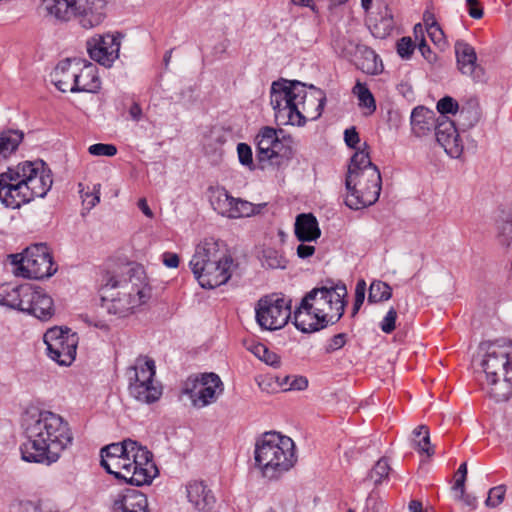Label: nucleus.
Masks as SVG:
<instances>
[{"instance_id": "nucleus-24", "label": "nucleus", "mask_w": 512, "mask_h": 512, "mask_svg": "<svg viewBox=\"0 0 512 512\" xmlns=\"http://www.w3.org/2000/svg\"><path fill=\"white\" fill-rule=\"evenodd\" d=\"M79 63L80 59H65L56 65L51 73V80L58 90L75 92Z\"/></svg>"}, {"instance_id": "nucleus-18", "label": "nucleus", "mask_w": 512, "mask_h": 512, "mask_svg": "<svg viewBox=\"0 0 512 512\" xmlns=\"http://www.w3.org/2000/svg\"><path fill=\"white\" fill-rule=\"evenodd\" d=\"M90 58L102 66L111 67L119 57L121 42L114 34L95 35L87 40Z\"/></svg>"}, {"instance_id": "nucleus-46", "label": "nucleus", "mask_w": 512, "mask_h": 512, "mask_svg": "<svg viewBox=\"0 0 512 512\" xmlns=\"http://www.w3.org/2000/svg\"><path fill=\"white\" fill-rule=\"evenodd\" d=\"M505 493L506 488L504 485L491 488L486 499V505L489 507H496L500 505L504 500Z\"/></svg>"}, {"instance_id": "nucleus-43", "label": "nucleus", "mask_w": 512, "mask_h": 512, "mask_svg": "<svg viewBox=\"0 0 512 512\" xmlns=\"http://www.w3.org/2000/svg\"><path fill=\"white\" fill-rule=\"evenodd\" d=\"M238 159L241 165L254 169L253 153L251 147L246 143H239L237 145Z\"/></svg>"}, {"instance_id": "nucleus-47", "label": "nucleus", "mask_w": 512, "mask_h": 512, "mask_svg": "<svg viewBox=\"0 0 512 512\" xmlns=\"http://www.w3.org/2000/svg\"><path fill=\"white\" fill-rule=\"evenodd\" d=\"M397 316V311L393 307L390 308L379 324L381 331L386 334L392 333L396 328Z\"/></svg>"}, {"instance_id": "nucleus-44", "label": "nucleus", "mask_w": 512, "mask_h": 512, "mask_svg": "<svg viewBox=\"0 0 512 512\" xmlns=\"http://www.w3.org/2000/svg\"><path fill=\"white\" fill-rule=\"evenodd\" d=\"M366 290H367V285H366L365 280L364 279L358 280L356 283V287H355V299H354V304H353V309H352V316H355L359 312L362 304L364 303Z\"/></svg>"}, {"instance_id": "nucleus-2", "label": "nucleus", "mask_w": 512, "mask_h": 512, "mask_svg": "<svg viewBox=\"0 0 512 512\" xmlns=\"http://www.w3.org/2000/svg\"><path fill=\"white\" fill-rule=\"evenodd\" d=\"M347 295V288L341 282L314 287L293 313L295 327L312 333L338 322L344 314Z\"/></svg>"}, {"instance_id": "nucleus-29", "label": "nucleus", "mask_w": 512, "mask_h": 512, "mask_svg": "<svg viewBox=\"0 0 512 512\" xmlns=\"http://www.w3.org/2000/svg\"><path fill=\"white\" fill-rule=\"evenodd\" d=\"M435 121V113L432 110L423 106L415 107L410 117L413 134L417 137L428 134L436 127Z\"/></svg>"}, {"instance_id": "nucleus-48", "label": "nucleus", "mask_w": 512, "mask_h": 512, "mask_svg": "<svg viewBox=\"0 0 512 512\" xmlns=\"http://www.w3.org/2000/svg\"><path fill=\"white\" fill-rule=\"evenodd\" d=\"M89 153L94 156H108L116 155L117 148L113 144L97 143L93 144L88 149Z\"/></svg>"}, {"instance_id": "nucleus-5", "label": "nucleus", "mask_w": 512, "mask_h": 512, "mask_svg": "<svg viewBox=\"0 0 512 512\" xmlns=\"http://www.w3.org/2000/svg\"><path fill=\"white\" fill-rule=\"evenodd\" d=\"M152 288L142 270L128 277L110 275L101 288L102 305L109 314L126 317L148 303Z\"/></svg>"}, {"instance_id": "nucleus-25", "label": "nucleus", "mask_w": 512, "mask_h": 512, "mask_svg": "<svg viewBox=\"0 0 512 512\" xmlns=\"http://www.w3.org/2000/svg\"><path fill=\"white\" fill-rule=\"evenodd\" d=\"M186 496L198 512H213L216 499L212 490L203 481H190L186 485Z\"/></svg>"}, {"instance_id": "nucleus-12", "label": "nucleus", "mask_w": 512, "mask_h": 512, "mask_svg": "<svg viewBox=\"0 0 512 512\" xmlns=\"http://www.w3.org/2000/svg\"><path fill=\"white\" fill-rule=\"evenodd\" d=\"M303 83L281 79L274 81L270 89V103L278 124L295 125L299 123V99H302Z\"/></svg>"}, {"instance_id": "nucleus-6", "label": "nucleus", "mask_w": 512, "mask_h": 512, "mask_svg": "<svg viewBox=\"0 0 512 512\" xmlns=\"http://www.w3.org/2000/svg\"><path fill=\"white\" fill-rule=\"evenodd\" d=\"M345 186V203L350 209L359 210L378 200L382 187L381 174L371 162L366 144L351 157Z\"/></svg>"}, {"instance_id": "nucleus-59", "label": "nucleus", "mask_w": 512, "mask_h": 512, "mask_svg": "<svg viewBox=\"0 0 512 512\" xmlns=\"http://www.w3.org/2000/svg\"><path fill=\"white\" fill-rule=\"evenodd\" d=\"M382 503L375 495H369L366 499L367 512H379Z\"/></svg>"}, {"instance_id": "nucleus-27", "label": "nucleus", "mask_w": 512, "mask_h": 512, "mask_svg": "<svg viewBox=\"0 0 512 512\" xmlns=\"http://www.w3.org/2000/svg\"><path fill=\"white\" fill-rule=\"evenodd\" d=\"M457 65L462 74L478 78L477 55L475 49L468 43L458 41L455 44Z\"/></svg>"}, {"instance_id": "nucleus-32", "label": "nucleus", "mask_w": 512, "mask_h": 512, "mask_svg": "<svg viewBox=\"0 0 512 512\" xmlns=\"http://www.w3.org/2000/svg\"><path fill=\"white\" fill-rule=\"evenodd\" d=\"M23 137L24 134L20 130H6L0 132V162L8 159L16 152Z\"/></svg>"}, {"instance_id": "nucleus-49", "label": "nucleus", "mask_w": 512, "mask_h": 512, "mask_svg": "<svg viewBox=\"0 0 512 512\" xmlns=\"http://www.w3.org/2000/svg\"><path fill=\"white\" fill-rule=\"evenodd\" d=\"M397 53L403 59H409L415 49V45L410 37H402L397 41Z\"/></svg>"}, {"instance_id": "nucleus-53", "label": "nucleus", "mask_w": 512, "mask_h": 512, "mask_svg": "<svg viewBox=\"0 0 512 512\" xmlns=\"http://www.w3.org/2000/svg\"><path fill=\"white\" fill-rule=\"evenodd\" d=\"M418 49L422 56L429 62V63H435L437 61L436 54L431 50V48L427 45L424 38H421V41L418 45Z\"/></svg>"}, {"instance_id": "nucleus-52", "label": "nucleus", "mask_w": 512, "mask_h": 512, "mask_svg": "<svg viewBox=\"0 0 512 512\" xmlns=\"http://www.w3.org/2000/svg\"><path fill=\"white\" fill-rule=\"evenodd\" d=\"M453 493H454V498L457 501L463 502L470 509H475L476 508V505H477L476 497H474V496H472L470 494H467L465 489L457 491V492H453Z\"/></svg>"}, {"instance_id": "nucleus-20", "label": "nucleus", "mask_w": 512, "mask_h": 512, "mask_svg": "<svg viewBox=\"0 0 512 512\" xmlns=\"http://www.w3.org/2000/svg\"><path fill=\"white\" fill-rule=\"evenodd\" d=\"M233 260L231 256L221 260V263L205 265L202 269H192L201 287L213 289L225 284L231 277Z\"/></svg>"}, {"instance_id": "nucleus-14", "label": "nucleus", "mask_w": 512, "mask_h": 512, "mask_svg": "<svg viewBox=\"0 0 512 512\" xmlns=\"http://www.w3.org/2000/svg\"><path fill=\"white\" fill-rule=\"evenodd\" d=\"M258 325L265 330H279L291 318V301L279 294L261 297L255 306Z\"/></svg>"}, {"instance_id": "nucleus-62", "label": "nucleus", "mask_w": 512, "mask_h": 512, "mask_svg": "<svg viewBox=\"0 0 512 512\" xmlns=\"http://www.w3.org/2000/svg\"><path fill=\"white\" fill-rule=\"evenodd\" d=\"M138 208L142 211V213L146 217L153 218L154 214H153L152 210L150 209V207L148 206L146 199H144V198L139 199Z\"/></svg>"}, {"instance_id": "nucleus-11", "label": "nucleus", "mask_w": 512, "mask_h": 512, "mask_svg": "<svg viewBox=\"0 0 512 512\" xmlns=\"http://www.w3.org/2000/svg\"><path fill=\"white\" fill-rule=\"evenodd\" d=\"M49 14L63 21L79 16L86 29L100 25L104 18L105 0H46Z\"/></svg>"}, {"instance_id": "nucleus-39", "label": "nucleus", "mask_w": 512, "mask_h": 512, "mask_svg": "<svg viewBox=\"0 0 512 512\" xmlns=\"http://www.w3.org/2000/svg\"><path fill=\"white\" fill-rule=\"evenodd\" d=\"M79 188L83 204L87 209H92L100 202L101 185L99 183L94 184L91 191L85 192L82 184H79Z\"/></svg>"}, {"instance_id": "nucleus-4", "label": "nucleus", "mask_w": 512, "mask_h": 512, "mask_svg": "<svg viewBox=\"0 0 512 512\" xmlns=\"http://www.w3.org/2000/svg\"><path fill=\"white\" fill-rule=\"evenodd\" d=\"M53 183L51 170L43 161H24L0 174V201L16 209L35 198H43Z\"/></svg>"}, {"instance_id": "nucleus-10", "label": "nucleus", "mask_w": 512, "mask_h": 512, "mask_svg": "<svg viewBox=\"0 0 512 512\" xmlns=\"http://www.w3.org/2000/svg\"><path fill=\"white\" fill-rule=\"evenodd\" d=\"M155 374L154 360L138 357L126 370L129 394L145 404L158 401L162 395V385L155 379Z\"/></svg>"}, {"instance_id": "nucleus-40", "label": "nucleus", "mask_w": 512, "mask_h": 512, "mask_svg": "<svg viewBox=\"0 0 512 512\" xmlns=\"http://www.w3.org/2000/svg\"><path fill=\"white\" fill-rule=\"evenodd\" d=\"M390 467L385 459L379 460L369 473V477L377 485L382 482L389 474Z\"/></svg>"}, {"instance_id": "nucleus-57", "label": "nucleus", "mask_w": 512, "mask_h": 512, "mask_svg": "<svg viewBox=\"0 0 512 512\" xmlns=\"http://www.w3.org/2000/svg\"><path fill=\"white\" fill-rule=\"evenodd\" d=\"M310 242H302L298 247H297V255L298 257L302 258V259H306L310 256H312L315 252V247L311 244H309Z\"/></svg>"}, {"instance_id": "nucleus-41", "label": "nucleus", "mask_w": 512, "mask_h": 512, "mask_svg": "<svg viewBox=\"0 0 512 512\" xmlns=\"http://www.w3.org/2000/svg\"><path fill=\"white\" fill-rule=\"evenodd\" d=\"M281 384L285 390L302 391L308 387V380L304 376L291 375L286 376Z\"/></svg>"}, {"instance_id": "nucleus-56", "label": "nucleus", "mask_w": 512, "mask_h": 512, "mask_svg": "<svg viewBox=\"0 0 512 512\" xmlns=\"http://www.w3.org/2000/svg\"><path fill=\"white\" fill-rule=\"evenodd\" d=\"M344 140H345V143L351 147V148H355L356 145L359 143L360 141V138H359V135L357 133V131L355 130V128H350V129H346L345 132H344Z\"/></svg>"}, {"instance_id": "nucleus-61", "label": "nucleus", "mask_w": 512, "mask_h": 512, "mask_svg": "<svg viewBox=\"0 0 512 512\" xmlns=\"http://www.w3.org/2000/svg\"><path fill=\"white\" fill-rule=\"evenodd\" d=\"M455 481L452 486L453 492H457L460 490L465 489V482H466V475L458 474V472L455 473Z\"/></svg>"}, {"instance_id": "nucleus-45", "label": "nucleus", "mask_w": 512, "mask_h": 512, "mask_svg": "<svg viewBox=\"0 0 512 512\" xmlns=\"http://www.w3.org/2000/svg\"><path fill=\"white\" fill-rule=\"evenodd\" d=\"M430 40L440 49H445L448 46L445 34L440 25H434L427 30Z\"/></svg>"}, {"instance_id": "nucleus-37", "label": "nucleus", "mask_w": 512, "mask_h": 512, "mask_svg": "<svg viewBox=\"0 0 512 512\" xmlns=\"http://www.w3.org/2000/svg\"><path fill=\"white\" fill-rule=\"evenodd\" d=\"M364 61L360 64L363 72L369 75H376L382 72L383 65L379 56L372 49L364 50Z\"/></svg>"}, {"instance_id": "nucleus-55", "label": "nucleus", "mask_w": 512, "mask_h": 512, "mask_svg": "<svg viewBox=\"0 0 512 512\" xmlns=\"http://www.w3.org/2000/svg\"><path fill=\"white\" fill-rule=\"evenodd\" d=\"M162 262L168 268H177L180 263L179 256L173 252H164L162 254Z\"/></svg>"}, {"instance_id": "nucleus-9", "label": "nucleus", "mask_w": 512, "mask_h": 512, "mask_svg": "<svg viewBox=\"0 0 512 512\" xmlns=\"http://www.w3.org/2000/svg\"><path fill=\"white\" fill-rule=\"evenodd\" d=\"M0 305L28 313L42 321L51 319L55 313L52 297L41 287L31 284L0 285Z\"/></svg>"}, {"instance_id": "nucleus-1", "label": "nucleus", "mask_w": 512, "mask_h": 512, "mask_svg": "<svg viewBox=\"0 0 512 512\" xmlns=\"http://www.w3.org/2000/svg\"><path fill=\"white\" fill-rule=\"evenodd\" d=\"M23 426L25 441L20 452L26 462L50 465L73 445L74 434L69 422L55 412L42 410L29 414Z\"/></svg>"}, {"instance_id": "nucleus-36", "label": "nucleus", "mask_w": 512, "mask_h": 512, "mask_svg": "<svg viewBox=\"0 0 512 512\" xmlns=\"http://www.w3.org/2000/svg\"><path fill=\"white\" fill-rule=\"evenodd\" d=\"M262 265L271 269H284L287 260L279 250L266 248L262 252Z\"/></svg>"}, {"instance_id": "nucleus-22", "label": "nucleus", "mask_w": 512, "mask_h": 512, "mask_svg": "<svg viewBox=\"0 0 512 512\" xmlns=\"http://www.w3.org/2000/svg\"><path fill=\"white\" fill-rule=\"evenodd\" d=\"M228 256L230 255L221 242L213 238H207L196 246L195 253L193 254L189 264L191 270H203L205 265L210 263H221V260Z\"/></svg>"}, {"instance_id": "nucleus-35", "label": "nucleus", "mask_w": 512, "mask_h": 512, "mask_svg": "<svg viewBox=\"0 0 512 512\" xmlns=\"http://www.w3.org/2000/svg\"><path fill=\"white\" fill-rule=\"evenodd\" d=\"M392 296L391 287L380 280H374L369 287L368 302L379 303L387 301Z\"/></svg>"}, {"instance_id": "nucleus-17", "label": "nucleus", "mask_w": 512, "mask_h": 512, "mask_svg": "<svg viewBox=\"0 0 512 512\" xmlns=\"http://www.w3.org/2000/svg\"><path fill=\"white\" fill-rule=\"evenodd\" d=\"M257 158L269 161L278 157H287L291 153L292 138L283 129L270 126L262 127L255 138Z\"/></svg>"}, {"instance_id": "nucleus-28", "label": "nucleus", "mask_w": 512, "mask_h": 512, "mask_svg": "<svg viewBox=\"0 0 512 512\" xmlns=\"http://www.w3.org/2000/svg\"><path fill=\"white\" fill-rule=\"evenodd\" d=\"M294 226L295 235L301 242L316 241L321 236L318 221L311 213L299 214Z\"/></svg>"}, {"instance_id": "nucleus-64", "label": "nucleus", "mask_w": 512, "mask_h": 512, "mask_svg": "<svg viewBox=\"0 0 512 512\" xmlns=\"http://www.w3.org/2000/svg\"><path fill=\"white\" fill-rule=\"evenodd\" d=\"M501 234L505 237V242L512 238V222L507 221L503 224Z\"/></svg>"}, {"instance_id": "nucleus-38", "label": "nucleus", "mask_w": 512, "mask_h": 512, "mask_svg": "<svg viewBox=\"0 0 512 512\" xmlns=\"http://www.w3.org/2000/svg\"><path fill=\"white\" fill-rule=\"evenodd\" d=\"M249 349L257 358L270 366H277L280 363L278 355L275 352L270 351L262 343H256Z\"/></svg>"}, {"instance_id": "nucleus-7", "label": "nucleus", "mask_w": 512, "mask_h": 512, "mask_svg": "<svg viewBox=\"0 0 512 512\" xmlns=\"http://www.w3.org/2000/svg\"><path fill=\"white\" fill-rule=\"evenodd\" d=\"M255 467L267 480H278L297 462L294 441L278 432H266L254 448Z\"/></svg>"}, {"instance_id": "nucleus-33", "label": "nucleus", "mask_w": 512, "mask_h": 512, "mask_svg": "<svg viewBox=\"0 0 512 512\" xmlns=\"http://www.w3.org/2000/svg\"><path fill=\"white\" fill-rule=\"evenodd\" d=\"M352 93L358 100V106L365 116H370L376 111V101L365 83L357 81L352 88Z\"/></svg>"}, {"instance_id": "nucleus-23", "label": "nucleus", "mask_w": 512, "mask_h": 512, "mask_svg": "<svg viewBox=\"0 0 512 512\" xmlns=\"http://www.w3.org/2000/svg\"><path fill=\"white\" fill-rule=\"evenodd\" d=\"M436 140L451 158H459L463 153V143L453 121L443 117L435 127Z\"/></svg>"}, {"instance_id": "nucleus-16", "label": "nucleus", "mask_w": 512, "mask_h": 512, "mask_svg": "<svg viewBox=\"0 0 512 512\" xmlns=\"http://www.w3.org/2000/svg\"><path fill=\"white\" fill-rule=\"evenodd\" d=\"M50 359L61 366H70L75 358L78 336L69 328L52 327L43 336Z\"/></svg>"}, {"instance_id": "nucleus-3", "label": "nucleus", "mask_w": 512, "mask_h": 512, "mask_svg": "<svg viewBox=\"0 0 512 512\" xmlns=\"http://www.w3.org/2000/svg\"><path fill=\"white\" fill-rule=\"evenodd\" d=\"M101 465L109 474L134 486L150 484L158 475L153 454L131 439L102 448Z\"/></svg>"}, {"instance_id": "nucleus-15", "label": "nucleus", "mask_w": 512, "mask_h": 512, "mask_svg": "<svg viewBox=\"0 0 512 512\" xmlns=\"http://www.w3.org/2000/svg\"><path fill=\"white\" fill-rule=\"evenodd\" d=\"M223 391V382L212 372L189 377L182 387V393L189 397L196 408H204L216 402Z\"/></svg>"}, {"instance_id": "nucleus-26", "label": "nucleus", "mask_w": 512, "mask_h": 512, "mask_svg": "<svg viewBox=\"0 0 512 512\" xmlns=\"http://www.w3.org/2000/svg\"><path fill=\"white\" fill-rule=\"evenodd\" d=\"M75 84V92L96 93L101 87L97 67L86 60L80 59Z\"/></svg>"}, {"instance_id": "nucleus-34", "label": "nucleus", "mask_w": 512, "mask_h": 512, "mask_svg": "<svg viewBox=\"0 0 512 512\" xmlns=\"http://www.w3.org/2000/svg\"><path fill=\"white\" fill-rule=\"evenodd\" d=\"M233 196L224 188H217L212 192L210 202L213 209L225 217Z\"/></svg>"}, {"instance_id": "nucleus-8", "label": "nucleus", "mask_w": 512, "mask_h": 512, "mask_svg": "<svg viewBox=\"0 0 512 512\" xmlns=\"http://www.w3.org/2000/svg\"><path fill=\"white\" fill-rule=\"evenodd\" d=\"M481 366L496 401H506L512 395V343L497 341L487 346Z\"/></svg>"}, {"instance_id": "nucleus-21", "label": "nucleus", "mask_w": 512, "mask_h": 512, "mask_svg": "<svg viewBox=\"0 0 512 512\" xmlns=\"http://www.w3.org/2000/svg\"><path fill=\"white\" fill-rule=\"evenodd\" d=\"M302 99H299L298 111L300 113L299 123H295L294 126H304L308 120L318 119L325 106L326 95L324 91L314 86H310L307 90L303 84V91L301 92Z\"/></svg>"}, {"instance_id": "nucleus-19", "label": "nucleus", "mask_w": 512, "mask_h": 512, "mask_svg": "<svg viewBox=\"0 0 512 512\" xmlns=\"http://www.w3.org/2000/svg\"><path fill=\"white\" fill-rule=\"evenodd\" d=\"M109 505L113 512H149L146 495L131 488L111 492Z\"/></svg>"}, {"instance_id": "nucleus-54", "label": "nucleus", "mask_w": 512, "mask_h": 512, "mask_svg": "<svg viewBox=\"0 0 512 512\" xmlns=\"http://www.w3.org/2000/svg\"><path fill=\"white\" fill-rule=\"evenodd\" d=\"M468 14L474 19H480L483 16V9L478 0H466Z\"/></svg>"}, {"instance_id": "nucleus-13", "label": "nucleus", "mask_w": 512, "mask_h": 512, "mask_svg": "<svg viewBox=\"0 0 512 512\" xmlns=\"http://www.w3.org/2000/svg\"><path fill=\"white\" fill-rule=\"evenodd\" d=\"M9 258L14 274L23 278L44 279L57 271L49 248L42 243L31 245L22 253L11 254Z\"/></svg>"}, {"instance_id": "nucleus-30", "label": "nucleus", "mask_w": 512, "mask_h": 512, "mask_svg": "<svg viewBox=\"0 0 512 512\" xmlns=\"http://www.w3.org/2000/svg\"><path fill=\"white\" fill-rule=\"evenodd\" d=\"M394 26L392 10L388 6H384L371 22L370 30L374 37L384 39L392 33Z\"/></svg>"}, {"instance_id": "nucleus-51", "label": "nucleus", "mask_w": 512, "mask_h": 512, "mask_svg": "<svg viewBox=\"0 0 512 512\" xmlns=\"http://www.w3.org/2000/svg\"><path fill=\"white\" fill-rule=\"evenodd\" d=\"M346 344V334L339 333L329 339L326 350L328 352H334L341 349Z\"/></svg>"}, {"instance_id": "nucleus-42", "label": "nucleus", "mask_w": 512, "mask_h": 512, "mask_svg": "<svg viewBox=\"0 0 512 512\" xmlns=\"http://www.w3.org/2000/svg\"><path fill=\"white\" fill-rule=\"evenodd\" d=\"M414 434L417 437L422 436V438L417 441V449L420 452H425L427 455H432L433 450L430 447V436L428 428L424 425L419 426L417 429H415Z\"/></svg>"}, {"instance_id": "nucleus-63", "label": "nucleus", "mask_w": 512, "mask_h": 512, "mask_svg": "<svg viewBox=\"0 0 512 512\" xmlns=\"http://www.w3.org/2000/svg\"><path fill=\"white\" fill-rule=\"evenodd\" d=\"M423 20H424V24H425V27H426V31L428 30V28H430V27H432L434 25H439L438 22L435 19V16L432 13H430V12L424 13Z\"/></svg>"}, {"instance_id": "nucleus-50", "label": "nucleus", "mask_w": 512, "mask_h": 512, "mask_svg": "<svg viewBox=\"0 0 512 512\" xmlns=\"http://www.w3.org/2000/svg\"><path fill=\"white\" fill-rule=\"evenodd\" d=\"M437 110L440 114H455L458 110V103L449 96L443 97L437 102Z\"/></svg>"}, {"instance_id": "nucleus-58", "label": "nucleus", "mask_w": 512, "mask_h": 512, "mask_svg": "<svg viewBox=\"0 0 512 512\" xmlns=\"http://www.w3.org/2000/svg\"><path fill=\"white\" fill-rule=\"evenodd\" d=\"M10 512H41L32 503H18L11 507Z\"/></svg>"}, {"instance_id": "nucleus-60", "label": "nucleus", "mask_w": 512, "mask_h": 512, "mask_svg": "<svg viewBox=\"0 0 512 512\" xmlns=\"http://www.w3.org/2000/svg\"><path fill=\"white\" fill-rule=\"evenodd\" d=\"M128 113L130 118L135 122H139L143 116L142 108L137 102L131 104Z\"/></svg>"}, {"instance_id": "nucleus-31", "label": "nucleus", "mask_w": 512, "mask_h": 512, "mask_svg": "<svg viewBox=\"0 0 512 512\" xmlns=\"http://www.w3.org/2000/svg\"><path fill=\"white\" fill-rule=\"evenodd\" d=\"M266 207V203L254 204L241 198L233 197L226 218L240 219L260 214Z\"/></svg>"}]
</instances>
